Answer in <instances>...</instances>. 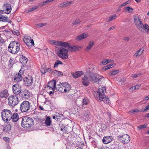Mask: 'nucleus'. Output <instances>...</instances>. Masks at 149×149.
Segmentation results:
<instances>
[{
	"label": "nucleus",
	"mask_w": 149,
	"mask_h": 149,
	"mask_svg": "<svg viewBox=\"0 0 149 149\" xmlns=\"http://www.w3.org/2000/svg\"><path fill=\"white\" fill-rule=\"evenodd\" d=\"M89 102L88 99L86 97H84L82 100V105H87Z\"/></svg>",
	"instance_id": "obj_38"
},
{
	"label": "nucleus",
	"mask_w": 149,
	"mask_h": 149,
	"mask_svg": "<svg viewBox=\"0 0 149 149\" xmlns=\"http://www.w3.org/2000/svg\"><path fill=\"white\" fill-rule=\"evenodd\" d=\"M115 28H116V27L115 26H111V27H110L109 29L108 30H109V31H110L114 29H115Z\"/></svg>",
	"instance_id": "obj_60"
},
{
	"label": "nucleus",
	"mask_w": 149,
	"mask_h": 149,
	"mask_svg": "<svg viewBox=\"0 0 149 149\" xmlns=\"http://www.w3.org/2000/svg\"><path fill=\"white\" fill-rule=\"evenodd\" d=\"M81 22L80 21L79 19H76L73 23V25H77L80 23Z\"/></svg>",
	"instance_id": "obj_51"
},
{
	"label": "nucleus",
	"mask_w": 149,
	"mask_h": 149,
	"mask_svg": "<svg viewBox=\"0 0 149 149\" xmlns=\"http://www.w3.org/2000/svg\"><path fill=\"white\" fill-rule=\"evenodd\" d=\"M11 127L10 125H6L3 128V130L6 132L9 131L11 130Z\"/></svg>",
	"instance_id": "obj_41"
},
{
	"label": "nucleus",
	"mask_w": 149,
	"mask_h": 149,
	"mask_svg": "<svg viewBox=\"0 0 149 149\" xmlns=\"http://www.w3.org/2000/svg\"><path fill=\"white\" fill-rule=\"evenodd\" d=\"M62 62L59 60H57L54 64V67L56 68L58 67L59 64H63Z\"/></svg>",
	"instance_id": "obj_43"
},
{
	"label": "nucleus",
	"mask_w": 149,
	"mask_h": 149,
	"mask_svg": "<svg viewBox=\"0 0 149 149\" xmlns=\"http://www.w3.org/2000/svg\"><path fill=\"white\" fill-rule=\"evenodd\" d=\"M11 114L12 113L10 110L7 109L3 110L1 112L2 119L4 121L10 120Z\"/></svg>",
	"instance_id": "obj_7"
},
{
	"label": "nucleus",
	"mask_w": 149,
	"mask_h": 149,
	"mask_svg": "<svg viewBox=\"0 0 149 149\" xmlns=\"http://www.w3.org/2000/svg\"><path fill=\"white\" fill-rule=\"evenodd\" d=\"M90 81L93 83L101 81L102 79H104V77L101 76H98L93 73H91L89 75Z\"/></svg>",
	"instance_id": "obj_9"
},
{
	"label": "nucleus",
	"mask_w": 149,
	"mask_h": 149,
	"mask_svg": "<svg viewBox=\"0 0 149 149\" xmlns=\"http://www.w3.org/2000/svg\"><path fill=\"white\" fill-rule=\"evenodd\" d=\"M56 83L55 80H52L48 83L47 86L49 89L51 88L53 91H54L56 88Z\"/></svg>",
	"instance_id": "obj_18"
},
{
	"label": "nucleus",
	"mask_w": 149,
	"mask_h": 149,
	"mask_svg": "<svg viewBox=\"0 0 149 149\" xmlns=\"http://www.w3.org/2000/svg\"><path fill=\"white\" fill-rule=\"evenodd\" d=\"M52 73L55 76H62L63 75V74L61 72L58 71L56 70H53Z\"/></svg>",
	"instance_id": "obj_33"
},
{
	"label": "nucleus",
	"mask_w": 149,
	"mask_h": 149,
	"mask_svg": "<svg viewBox=\"0 0 149 149\" xmlns=\"http://www.w3.org/2000/svg\"><path fill=\"white\" fill-rule=\"evenodd\" d=\"M20 44L16 41H11L8 47V51L13 54H16L20 49Z\"/></svg>",
	"instance_id": "obj_3"
},
{
	"label": "nucleus",
	"mask_w": 149,
	"mask_h": 149,
	"mask_svg": "<svg viewBox=\"0 0 149 149\" xmlns=\"http://www.w3.org/2000/svg\"><path fill=\"white\" fill-rule=\"evenodd\" d=\"M4 9H5L6 12H5L7 14H9L12 10L11 7L9 3H5L3 6Z\"/></svg>",
	"instance_id": "obj_20"
},
{
	"label": "nucleus",
	"mask_w": 149,
	"mask_h": 149,
	"mask_svg": "<svg viewBox=\"0 0 149 149\" xmlns=\"http://www.w3.org/2000/svg\"><path fill=\"white\" fill-rule=\"evenodd\" d=\"M24 43L29 47H31L34 45L33 40L31 39L30 36H25L23 39Z\"/></svg>",
	"instance_id": "obj_13"
},
{
	"label": "nucleus",
	"mask_w": 149,
	"mask_h": 149,
	"mask_svg": "<svg viewBox=\"0 0 149 149\" xmlns=\"http://www.w3.org/2000/svg\"><path fill=\"white\" fill-rule=\"evenodd\" d=\"M72 2L71 1H67L63 2L60 4L59 6L58 7L60 8H64L70 6Z\"/></svg>",
	"instance_id": "obj_27"
},
{
	"label": "nucleus",
	"mask_w": 149,
	"mask_h": 149,
	"mask_svg": "<svg viewBox=\"0 0 149 149\" xmlns=\"http://www.w3.org/2000/svg\"><path fill=\"white\" fill-rule=\"evenodd\" d=\"M114 61L112 60H111L110 59H104L103 60L102 62V63L103 65H106L108 63H109L110 62H113Z\"/></svg>",
	"instance_id": "obj_40"
},
{
	"label": "nucleus",
	"mask_w": 149,
	"mask_h": 149,
	"mask_svg": "<svg viewBox=\"0 0 149 149\" xmlns=\"http://www.w3.org/2000/svg\"><path fill=\"white\" fill-rule=\"evenodd\" d=\"M40 71L42 74H45L47 72V68H46L45 67L42 68L41 69Z\"/></svg>",
	"instance_id": "obj_46"
},
{
	"label": "nucleus",
	"mask_w": 149,
	"mask_h": 149,
	"mask_svg": "<svg viewBox=\"0 0 149 149\" xmlns=\"http://www.w3.org/2000/svg\"><path fill=\"white\" fill-rule=\"evenodd\" d=\"M55 115L56 116V119H57V120L60 118L62 115L57 112L55 113Z\"/></svg>",
	"instance_id": "obj_52"
},
{
	"label": "nucleus",
	"mask_w": 149,
	"mask_h": 149,
	"mask_svg": "<svg viewBox=\"0 0 149 149\" xmlns=\"http://www.w3.org/2000/svg\"><path fill=\"white\" fill-rule=\"evenodd\" d=\"M45 124L47 126H49L52 125V121L50 116L47 117L45 122Z\"/></svg>",
	"instance_id": "obj_32"
},
{
	"label": "nucleus",
	"mask_w": 149,
	"mask_h": 149,
	"mask_svg": "<svg viewBox=\"0 0 149 149\" xmlns=\"http://www.w3.org/2000/svg\"><path fill=\"white\" fill-rule=\"evenodd\" d=\"M11 31L14 35H16L17 36L19 35V32L18 30H14L12 31Z\"/></svg>",
	"instance_id": "obj_48"
},
{
	"label": "nucleus",
	"mask_w": 149,
	"mask_h": 149,
	"mask_svg": "<svg viewBox=\"0 0 149 149\" xmlns=\"http://www.w3.org/2000/svg\"><path fill=\"white\" fill-rule=\"evenodd\" d=\"M0 21L7 22L10 23L12 21L10 20L8 17H6L3 15H0Z\"/></svg>",
	"instance_id": "obj_30"
},
{
	"label": "nucleus",
	"mask_w": 149,
	"mask_h": 149,
	"mask_svg": "<svg viewBox=\"0 0 149 149\" xmlns=\"http://www.w3.org/2000/svg\"><path fill=\"white\" fill-rule=\"evenodd\" d=\"M113 140L112 136H104L102 139V142L104 144H107L110 143Z\"/></svg>",
	"instance_id": "obj_19"
},
{
	"label": "nucleus",
	"mask_w": 149,
	"mask_h": 149,
	"mask_svg": "<svg viewBox=\"0 0 149 149\" xmlns=\"http://www.w3.org/2000/svg\"><path fill=\"white\" fill-rule=\"evenodd\" d=\"M38 8V6H33L31 8H29L28 10V12H30L32 11H34L36 9H37Z\"/></svg>",
	"instance_id": "obj_47"
},
{
	"label": "nucleus",
	"mask_w": 149,
	"mask_h": 149,
	"mask_svg": "<svg viewBox=\"0 0 149 149\" xmlns=\"http://www.w3.org/2000/svg\"><path fill=\"white\" fill-rule=\"evenodd\" d=\"M8 104L10 106H15L19 102L17 96L15 95H13L9 96L8 98Z\"/></svg>",
	"instance_id": "obj_6"
},
{
	"label": "nucleus",
	"mask_w": 149,
	"mask_h": 149,
	"mask_svg": "<svg viewBox=\"0 0 149 149\" xmlns=\"http://www.w3.org/2000/svg\"><path fill=\"white\" fill-rule=\"evenodd\" d=\"M123 40L125 41H128L129 40V38L127 37H124Z\"/></svg>",
	"instance_id": "obj_62"
},
{
	"label": "nucleus",
	"mask_w": 149,
	"mask_h": 149,
	"mask_svg": "<svg viewBox=\"0 0 149 149\" xmlns=\"http://www.w3.org/2000/svg\"><path fill=\"white\" fill-rule=\"evenodd\" d=\"M147 127L146 125H140L138 127V128L139 129V130H141L142 129L144 128H146Z\"/></svg>",
	"instance_id": "obj_53"
},
{
	"label": "nucleus",
	"mask_w": 149,
	"mask_h": 149,
	"mask_svg": "<svg viewBox=\"0 0 149 149\" xmlns=\"http://www.w3.org/2000/svg\"><path fill=\"white\" fill-rule=\"evenodd\" d=\"M134 111L135 112H143V110H142V109L139 110L138 109H134Z\"/></svg>",
	"instance_id": "obj_56"
},
{
	"label": "nucleus",
	"mask_w": 149,
	"mask_h": 149,
	"mask_svg": "<svg viewBox=\"0 0 149 149\" xmlns=\"http://www.w3.org/2000/svg\"><path fill=\"white\" fill-rule=\"evenodd\" d=\"M94 45L93 42L90 41L89 42L88 45L86 48V50L87 51L89 50L92 48V46Z\"/></svg>",
	"instance_id": "obj_37"
},
{
	"label": "nucleus",
	"mask_w": 149,
	"mask_h": 149,
	"mask_svg": "<svg viewBox=\"0 0 149 149\" xmlns=\"http://www.w3.org/2000/svg\"><path fill=\"white\" fill-rule=\"evenodd\" d=\"M61 46H62L65 48V49L68 48L69 47L70 44L66 42L62 41Z\"/></svg>",
	"instance_id": "obj_39"
},
{
	"label": "nucleus",
	"mask_w": 149,
	"mask_h": 149,
	"mask_svg": "<svg viewBox=\"0 0 149 149\" xmlns=\"http://www.w3.org/2000/svg\"><path fill=\"white\" fill-rule=\"evenodd\" d=\"M144 50V48L143 47L141 48L135 53L134 55V56L136 57H139L142 54Z\"/></svg>",
	"instance_id": "obj_31"
},
{
	"label": "nucleus",
	"mask_w": 149,
	"mask_h": 149,
	"mask_svg": "<svg viewBox=\"0 0 149 149\" xmlns=\"http://www.w3.org/2000/svg\"><path fill=\"white\" fill-rule=\"evenodd\" d=\"M80 47L78 46L70 45L68 47V50L70 52H75L79 50Z\"/></svg>",
	"instance_id": "obj_21"
},
{
	"label": "nucleus",
	"mask_w": 149,
	"mask_h": 149,
	"mask_svg": "<svg viewBox=\"0 0 149 149\" xmlns=\"http://www.w3.org/2000/svg\"><path fill=\"white\" fill-rule=\"evenodd\" d=\"M148 110H149V103L148 105L145 107V109L144 110H143V112L146 111Z\"/></svg>",
	"instance_id": "obj_55"
},
{
	"label": "nucleus",
	"mask_w": 149,
	"mask_h": 149,
	"mask_svg": "<svg viewBox=\"0 0 149 149\" xmlns=\"http://www.w3.org/2000/svg\"><path fill=\"white\" fill-rule=\"evenodd\" d=\"M28 61V59L25 56L23 55L20 56L19 58V61L22 64V66L23 65H23H25L26 64Z\"/></svg>",
	"instance_id": "obj_22"
},
{
	"label": "nucleus",
	"mask_w": 149,
	"mask_h": 149,
	"mask_svg": "<svg viewBox=\"0 0 149 149\" xmlns=\"http://www.w3.org/2000/svg\"><path fill=\"white\" fill-rule=\"evenodd\" d=\"M10 119H12V121L14 122H17L19 120V116L17 113H14L13 114H11Z\"/></svg>",
	"instance_id": "obj_24"
},
{
	"label": "nucleus",
	"mask_w": 149,
	"mask_h": 149,
	"mask_svg": "<svg viewBox=\"0 0 149 149\" xmlns=\"http://www.w3.org/2000/svg\"><path fill=\"white\" fill-rule=\"evenodd\" d=\"M35 119H36V120L38 121L41 122L42 121V119H41L40 118H39L38 117H36V118H35Z\"/></svg>",
	"instance_id": "obj_59"
},
{
	"label": "nucleus",
	"mask_w": 149,
	"mask_h": 149,
	"mask_svg": "<svg viewBox=\"0 0 149 149\" xmlns=\"http://www.w3.org/2000/svg\"><path fill=\"white\" fill-rule=\"evenodd\" d=\"M90 80L86 76H85L82 78V83L85 86H87L89 84Z\"/></svg>",
	"instance_id": "obj_28"
},
{
	"label": "nucleus",
	"mask_w": 149,
	"mask_h": 149,
	"mask_svg": "<svg viewBox=\"0 0 149 149\" xmlns=\"http://www.w3.org/2000/svg\"><path fill=\"white\" fill-rule=\"evenodd\" d=\"M24 66H22L21 68L18 73H16L14 75V81L18 82L22 80V76L23 75L24 70L23 69Z\"/></svg>",
	"instance_id": "obj_8"
},
{
	"label": "nucleus",
	"mask_w": 149,
	"mask_h": 149,
	"mask_svg": "<svg viewBox=\"0 0 149 149\" xmlns=\"http://www.w3.org/2000/svg\"><path fill=\"white\" fill-rule=\"evenodd\" d=\"M88 36V34L87 33H84L78 36L76 38V39L78 40L84 39Z\"/></svg>",
	"instance_id": "obj_26"
},
{
	"label": "nucleus",
	"mask_w": 149,
	"mask_h": 149,
	"mask_svg": "<svg viewBox=\"0 0 149 149\" xmlns=\"http://www.w3.org/2000/svg\"><path fill=\"white\" fill-rule=\"evenodd\" d=\"M119 70H114L111 71L109 72V74L110 75H115L117 73H119Z\"/></svg>",
	"instance_id": "obj_44"
},
{
	"label": "nucleus",
	"mask_w": 149,
	"mask_h": 149,
	"mask_svg": "<svg viewBox=\"0 0 149 149\" xmlns=\"http://www.w3.org/2000/svg\"><path fill=\"white\" fill-rule=\"evenodd\" d=\"M3 140L6 141H9L10 140V139L8 137H4L3 138Z\"/></svg>",
	"instance_id": "obj_57"
},
{
	"label": "nucleus",
	"mask_w": 149,
	"mask_h": 149,
	"mask_svg": "<svg viewBox=\"0 0 149 149\" xmlns=\"http://www.w3.org/2000/svg\"><path fill=\"white\" fill-rule=\"evenodd\" d=\"M144 99H145V100H148L149 99V95H148V96L145 97L144 98Z\"/></svg>",
	"instance_id": "obj_64"
},
{
	"label": "nucleus",
	"mask_w": 149,
	"mask_h": 149,
	"mask_svg": "<svg viewBox=\"0 0 149 149\" xmlns=\"http://www.w3.org/2000/svg\"><path fill=\"white\" fill-rule=\"evenodd\" d=\"M116 18V15H115L113 16L108 17L107 18V20L108 22H110L113 19H115Z\"/></svg>",
	"instance_id": "obj_42"
},
{
	"label": "nucleus",
	"mask_w": 149,
	"mask_h": 149,
	"mask_svg": "<svg viewBox=\"0 0 149 149\" xmlns=\"http://www.w3.org/2000/svg\"><path fill=\"white\" fill-rule=\"evenodd\" d=\"M117 139L120 141L125 144L129 142L130 141V138L128 134H125L122 136H118Z\"/></svg>",
	"instance_id": "obj_11"
},
{
	"label": "nucleus",
	"mask_w": 149,
	"mask_h": 149,
	"mask_svg": "<svg viewBox=\"0 0 149 149\" xmlns=\"http://www.w3.org/2000/svg\"><path fill=\"white\" fill-rule=\"evenodd\" d=\"M34 122L33 119L27 116L22 117L21 120V126L25 128H29L33 126Z\"/></svg>",
	"instance_id": "obj_2"
},
{
	"label": "nucleus",
	"mask_w": 149,
	"mask_h": 149,
	"mask_svg": "<svg viewBox=\"0 0 149 149\" xmlns=\"http://www.w3.org/2000/svg\"><path fill=\"white\" fill-rule=\"evenodd\" d=\"M29 93L28 91L26 90H25L23 91H21L18 95L22 98L27 99L29 97Z\"/></svg>",
	"instance_id": "obj_16"
},
{
	"label": "nucleus",
	"mask_w": 149,
	"mask_h": 149,
	"mask_svg": "<svg viewBox=\"0 0 149 149\" xmlns=\"http://www.w3.org/2000/svg\"><path fill=\"white\" fill-rule=\"evenodd\" d=\"M73 77L74 78H76L81 77L84 74L83 72L82 71H77L74 73H72Z\"/></svg>",
	"instance_id": "obj_25"
},
{
	"label": "nucleus",
	"mask_w": 149,
	"mask_h": 149,
	"mask_svg": "<svg viewBox=\"0 0 149 149\" xmlns=\"http://www.w3.org/2000/svg\"><path fill=\"white\" fill-rule=\"evenodd\" d=\"M0 42L3 43L4 42V40L1 37H0Z\"/></svg>",
	"instance_id": "obj_63"
},
{
	"label": "nucleus",
	"mask_w": 149,
	"mask_h": 149,
	"mask_svg": "<svg viewBox=\"0 0 149 149\" xmlns=\"http://www.w3.org/2000/svg\"><path fill=\"white\" fill-rule=\"evenodd\" d=\"M47 4V3H46V2L45 1L41 2H40L39 4V5L41 7L43 6L44 5H45Z\"/></svg>",
	"instance_id": "obj_54"
},
{
	"label": "nucleus",
	"mask_w": 149,
	"mask_h": 149,
	"mask_svg": "<svg viewBox=\"0 0 149 149\" xmlns=\"http://www.w3.org/2000/svg\"><path fill=\"white\" fill-rule=\"evenodd\" d=\"M140 26H139L138 29L141 32L144 33H149V26L147 24H140Z\"/></svg>",
	"instance_id": "obj_14"
},
{
	"label": "nucleus",
	"mask_w": 149,
	"mask_h": 149,
	"mask_svg": "<svg viewBox=\"0 0 149 149\" xmlns=\"http://www.w3.org/2000/svg\"><path fill=\"white\" fill-rule=\"evenodd\" d=\"M15 62L14 59L12 58H11L8 62V67L10 68H12L13 65L15 64Z\"/></svg>",
	"instance_id": "obj_34"
},
{
	"label": "nucleus",
	"mask_w": 149,
	"mask_h": 149,
	"mask_svg": "<svg viewBox=\"0 0 149 149\" xmlns=\"http://www.w3.org/2000/svg\"><path fill=\"white\" fill-rule=\"evenodd\" d=\"M71 88V85L67 83H63L57 85L56 89L61 93H68Z\"/></svg>",
	"instance_id": "obj_4"
},
{
	"label": "nucleus",
	"mask_w": 149,
	"mask_h": 149,
	"mask_svg": "<svg viewBox=\"0 0 149 149\" xmlns=\"http://www.w3.org/2000/svg\"><path fill=\"white\" fill-rule=\"evenodd\" d=\"M105 87L100 86L97 91H95L93 93L94 95L97 98H99L100 101H103L105 103H109V100L108 97L106 96L104 93L106 91Z\"/></svg>",
	"instance_id": "obj_1"
},
{
	"label": "nucleus",
	"mask_w": 149,
	"mask_h": 149,
	"mask_svg": "<svg viewBox=\"0 0 149 149\" xmlns=\"http://www.w3.org/2000/svg\"><path fill=\"white\" fill-rule=\"evenodd\" d=\"M141 85L140 84L136 85L133 87H132L131 88H132L134 90L138 89L141 87Z\"/></svg>",
	"instance_id": "obj_49"
},
{
	"label": "nucleus",
	"mask_w": 149,
	"mask_h": 149,
	"mask_svg": "<svg viewBox=\"0 0 149 149\" xmlns=\"http://www.w3.org/2000/svg\"><path fill=\"white\" fill-rule=\"evenodd\" d=\"M13 93L15 95H18L22 90L21 85L18 84L13 85L12 86Z\"/></svg>",
	"instance_id": "obj_12"
},
{
	"label": "nucleus",
	"mask_w": 149,
	"mask_h": 149,
	"mask_svg": "<svg viewBox=\"0 0 149 149\" xmlns=\"http://www.w3.org/2000/svg\"><path fill=\"white\" fill-rule=\"evenodd\" d=\"M83 117L85 120H88L90 118L91 116L90 114V112L89 111H86L83 115Z\"/></svg>",
	"instance_id": "obj_35"
},
{
	"label": "nucleus",
	"mask_w": 149,
	"mask_h": 149,
	"mask_svg": "<svg viewBox=\"0 0 149 149\" xmlns=\"http://www.w3.org/2000/svg\"><path fill=\"white\" fill-rule=\"evenodd\" d=\"M107 129V127L104 124H102L101 125V128L99 130L103 132H105Z\"/></svg>",
	"instance_id": "obj_36"
},
{
	"label": "nucleus",
	"mask_w": 149,
	"mask_h": 149,
	"mask_svg": "<svg viewBox=\"0 0 149 149\" xmlns=\"http://www.w3.org/2000/svg\"><path fill=\"white\" fill-rule=\"evenodd\" d=\"M8 91L6 89L2 90L0 92V97L1 98H6L8 95Z\"/></svg>",
	"instance_id": "obj_23"
},
{
	"label": "nucleus",
	"mask_w": 149,
	"mask_h": 149,
	"mask_svg": "<svg viewBox=\"0 0 149 149\" xmlns=\"http://www.w3.org/2000/svg\"><path fill=\"white\" fill-rule=\"evenodd\" d=\"M58 55L63 59H66L68 56V50L64 48H62L59 50Z\"/></svg>",
	"instance_id": "obj_10"
},
{
	"label": "nucleus",
	"mask_w": 149,
	"mask_h": 149,
	"mask_svg": "<svg viewBox=\"0 0 149 149\" xmlns=\"http://www.w3.org/2000/svg\"><path fill=\"white\" fill-rule=\"evenodd\" d=\"M25 85L27 86H31L33 82V79L32 76H28L23 79Z\"/></svg>",
	"instance_id": "obj_15"
},
{
	"label": "nucleus",
	"mask_w": 149,
	"mask_h": 149,
	"mask_svg": "<svg viewBox=\"0 0 149 149\" xmlns=\"http://www.w3.org/2000/svg\"><path fill=\"white\" fill-rule=\"evenodd\" d=\"M128 3L127 2V1L125 3H123V4L120 5L119 6V7L120 8H122L123 6H125L126 4H127Z\"/></svg>",
	"instance_id": "obj_58"
},
{
	"label": "nucleus",
	"mask_w": 149,
	"mask_h": 149,
	"mask_svg": "<svg viewBox=\"0 0 149 149\" xmlns=\"http://www.w3.org/2000/svg\"><path fill=\"white\" fill-rule=\"evenodd\" d=\"M47 23H39L37 24L36 25V27L40 28L41 27H42L44 26H45L47 25Z\"/></svg>",
	"instance_id": "obj_45"
},
{
	"label": "nucleus",
	"mask_w": 149,
	"mask_h": 149,
	"mask_svg": "<svg viewBox=\"0 0 149 149\" xmlns=\"http://www.w3.org/2000/svg\"><path fill=\"white\" fill-rule=\"evenodd\" d=\"M134 23L138 29L139 26H140V24H142V22L140 20L139 17L138 16L134 15Z\"/></svg>",
	"instance_id": "obj_17"
},
{
	"label": "nucleus",
	"mask_w": 149,
	"mask_h": 149,
	"mask_svg": "<svg viewBox=\"0 0 149 149\" xmlns=\"http://www.w3.org/2000/svg\"><path fill=\"white\" fill-rule=\"evenodd\" d=\"M125 10L127 11H128L129 12L132 13V12L133 9L129 7H126L125 8Z\"/></svg>",
	"instance_id": "obj_50"
},
{
	"label": "nucleus",
	"mask_w": 149,
	"mask_h": 149,
	"mask_svg": "<svg viewBox=\"0 0 149 149\" xmlns=\"http://www.w3.org/2000/svg\"><path fill=\"white\" fill-rule=\"evenodd\" d=\"M59 125L60 126V127L61 128H62L63 129H64V130L65 129V126L64 125H63V124H60Z\"/></svg>",
	"instance_id": "obj_61"
},
{
	"label": "nucleus",
	"mask_w": 149,
	"mask_h": 149,
	"mask_svg": "<svg viewBox=\"0 0 149 149\" xmlns=\"http://www.w3.org/2000/svg\"><path fill=\"white\" fill-rule=\"evenodd\" d=\"M61 41H57L54 40H50L49 41V42L50 44L60 46H61Z\"/></svg>",
	"instance_id": "obj_29"
},
{
	"label": "nucleus",
	"mask_w": 149,
	"mask_h": 149,
	"mask_svg": "<svg viewBox=\"0 0 149 149\" xmlns=\"http://www.w3.org/2000/svg\"><path fill=\"white\" fill-rule=\"evenodd\" d=\"M30 103L28 101H24L20 104V109L22 113L30 112Z\"/></svg>",
	"instance_id": "obj_5"
}]
</instances>
